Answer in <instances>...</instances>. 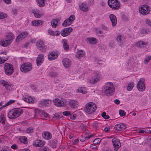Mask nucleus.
<instances>
[{"instance_id":"obj_1","label":"nucleus","mask_w":151,"mask_h":151,"mask_svg":"<svg viewBox=\"0 0 151 151\" xmlns=\"http://www.w3.org/2000/svg\"><path fill=\"white\" fill-rule=\"evenodd\" d=\"M104 91L107 96H110L113 94L114 92L113 84L111 82L106 83L104 86Z\"/></svg>"},{"instance_id":"obj_2","label":"nucleus","mask_w":151,"mask_h":151,"mask_svg":"<svg viewBox=\"0 0 151 151\" xmlns=\"http://www.w3.org/2000/svg\"><path fill=\"white\" fill-rule=\"evenodd\" d=\"M23 110L21 109H13L9 112L8 116L10 119H14L19 116L23 113Z\"/></svg>"},{"instance_id":"obj_3","label":"nucleus","mask_w":151,"mask_h":151,"mask_svg":"<svg viewBox=\"0 0 151 151\" xmlns=\"http://www.w3.org/2000/svg\"><path fill=\"white\" fill-rule=\"evenodd\" d=\"M96 109V105L94 103L91 102L87 103L84 108L85 111L88 114L93 113Z\"/></svg>"},{"instance_id":"obj_4","label":"nucleus","mask_w":151,"mask_h":151,"mask_svg":"<svg viewBox=\"0 0 151 151\" xmlns=\"http://www.w3.org/2000/svg\"><path fill=\"white\" fill-rule=\"evenodd\" d=\"M52 101L54 104L58 107H64L66 105V101L63 98L59 97L54 99Z\"/></svg>"},{"instance_id":"obj_5","label":"nucleus","mask_w":151,"mask_h":151,"mask_svg":"<svg viewBox=\"0 0 151 151\" xmlns=\"http://www.w3.org/2000/svg\"><path fill=\"white\" fill-rule=\"evenodd\" d=\"M4 70L6 75L10 76L14 72V69L12 65L6 63L4 64Z\"/></svg>"},{"instance_id":"obj_6","label":"nucleus","mask_w":151,"mask_h":151,"mask_svg":"<svg viewBox=\"0 0 151 151\" xmlns=\"http://www.w3.org/2000/svg\"><path fill=\"white\" fill-rule=\"evenodd\" d=\"M150 11V8L147 5H142L139 8V11L143 15H147Z\"/></svg>"},{"instance_id":"obj_7","label":"nucleus","mask_w":151,"mask_h":151,"mask_svg":"<svg viewBox=\"0 0 151 151\" xmlns=\"http://www.w3.org/2000/svg\"><path fill=\"white\" fill-rule=\"evenodd\" d=\"M32 68V65L29 63L23 64L21 66L20 70L23 72L26 73L30 71Z\"/></svg>"},{"instance_id":"obj_8","label":"nucleus","mask_w":151,"mask_h":151,"mask_svg":"<svg viewBox=\"0 0 151 151\" xmlns=\"http://www.w3.org/2000/svg\"><path fill=\"white\" fill-rule=\"evenodd\" d=\"M145 79L144 78H141L138 81L137 87L138 89L140 91H144L145 88V86L144 84Z\"/></svg>"},{"instance_id":"obj_9","label":"nucleus","mask_w":151,"mask_h":151,"mask_svg":"<svg viewBox=\"0 0 151 151\" xmlns=\"http://www.w3.org/2000/svg\"><path fill=\"white\" fill-rule=\"evenodd\" d=\"M36 46L37 48L42 52H45L46 50V47L45 46L44 42L40 40L36 43Z\"/></svg>"},{"instance_id":"obj_10","label":"nucleus","mask_w":151,"mask_h":151,"mask_svg":"<svg viewBox=\"0 0 151 151\" xmlns=\"http://www.w3.org/2000/svg\"><path fill=\"white\" fill-rule=\"evenodd\" d=\"M75 19V16L74 15L70 16L68 19H66L62 23V25L66 27L70 25Z\"/></svg>"},{"instance_id":"obj_11","label":"nucleus","mask_w":151,"mask_h":151,"mask_svg":"<svg viewBox=\"0 0 151 151\" xmlns=\"http://www.w3.org/2000/svg\"><path fill=\"white\" fill-rule=\"evenodd\" d=\"M94 75L95 78L90 81V83L92 84H94L97 83L100 79L101 76V73L98 71L94 72Z\"/></svg>"},{"instance_id":"obj_12","label":"nucleus","mask_w":151,"mask_h":151,"mask_svg":"<svg viewBox=\"0 0 151 151\" xmlns=\"http://www.w3.org/2000/svg\"><path fill=\"white\" fill-rule=\"evenodd\" d=\"M52 104L51 101L49 99H45L43 100L40 101L39 102V106L40 107L45 106L48 107L50 106Z\"/></svg>"},{"instance_id":"obj_13","label":"nucleus","mask_w":151,"mask_h":151,"mask_svg":"<svg viewBox=\"0 0 151 151\" xmlns=\"http://www.w3.org/2000/svg\"><path fill=\"white\" fill-rule=\"evenodd\" d=\"M72 30L73 29L71 27L65 28L61 31L60 34L63 37H65L68 35Z\"/></svg>"},{"instance_id":"obj_14","label":"nucleus","mask_w":151,"mask_h":151,"mask_svg":"<svg viewBox=\"0 0 151 151\" xmlns=\"http://www.w3.org/2000/svg\"><path fill=\"white\" fill-rule=\"evenodd\" d=\"M116 40L118 44L120 46H122L125 41V38L123 35L119 34L116 37Z\"/></svg>"},{"instance_id":"obj_15","label":"nucleus","mask_w":151,"mask_h":151,"mask_svg":"<svg viewBox=\"0 0 151 151\" xmlns=\"http://www.w3.org/2000/svg\"><path fill=\"white\" fill-rule=\"evenodd\" d=\"M112 142L113 146L114 148V150H117L121 146V143L119 141V139H112Z\"/></svg>"},{"instance_id":"obj_16","label":"nucleus","mask_w":151,"mask_h":151,"mask_svg":"<svg viewBox=\"0 0 151 151\" xmlns=\"http://www.w3.org/2000/svg\"><path fill=\"white\" fill-rule=\"evenodd\" d=\"M28 33L27 32H24L19 34L17 36L16 41L17 42H19L25 38L28 35Z\"/></svg>"},{"instance_id":"obj_17","label":"nucleus","mask_w":151,"mask_h":151,"mask_svg":"<svg viewBox=\"0 0 151 151\" xmlns=\"http://www.w3.org/2000/svg\"><path fill=\"white\" fill-rule=\"evenodd\" d=\"M126 125L122 123L117 124L115 125L114 128L118 131L123 130L126 129Z\"/></svg>"},{"instance_id":"obj_18","label":"nucleus","mask_w":151,"mask_h":151,"mask_svg":"<svg viewBox=\"0 0 151 151\" xmlns=\"http://www.w3.org/2000/svg\"><path fill=\"white\" fill-rule=\"evenodd\" d=\"M68 102V104L71 108L76 109L78 107V103L77 101L73 100H70Z\"/></svg>"},{"instance_id":"obj_19","label":"nucleus","mask_w":151,"mask_h":151,"mask_svg":"<svg viewBox=\"0 0 151 151\" xmlns=\"http://www.w3.org/2000/svg\"><path fill=\"white\" fill-rule=\"evenodd\" d=\"M79 6L80 9L83 12H86L88 10V6L84 2L80 3L79 4Z\"/></svg>"},{"instance_id":"obj_20","label":"nucleus","mask_w":151,"mask_h":151,"mask_svg":"<svg viewBox=\"0 0 151 151\" xmlns=\"http://www.w3.org/2000/svg\"><path fill=\"white\" fill-rule=\"evenodd\" d=\"M43 138L46 140H49L52 137V134L51 133L48 132H44L42 134Z\"/></svg>"},{"instance_id":"obj_21","label":"nucleus","mask_w":151,"mask_h":151,"mask_svg":"<svg viewBox=\"0 0 151 151\" xmlns=\"http://www.w3.org/2000/svg\"><path fill=\"white\" fill-rule=\"evenodd\" d=\"M109 18L112 23V26H115L117 23V19L116 17L113 14H111L109 15Z\"/></svg>"},{"instance_id":"obj_22","label":"nucleus","mask_w":151,"mask_h":151,"mask_svg":"<svg viewBox=\"0 0 151 151\" xmlns=\"http://www.w3.org/2000/svg\"><path fill=\"white\" fill-rule=\"evenodd\" d=\"M62 62L63 65L66 68H68L71 64L70 60L67 58L64 59Z\"/></svg>"},{"instance_id":"obj_23","label":"nucleus","mask_w":151,"mask_h":151,"mask_svg":"<svg viewBox=\"0 0 151 151\" xmlns=\"http://www.w3.org/2000/svg\"><path fill=\"white\" fill-rule=\"evenodd\" d=\"M147 44L146 42H144L142 41H138L135 43V45L137 47L140 48H144Z\"/></svg>"},{"instance_id":"obj_24","label":"nucleus","mask_w":151,"mask_h":151,"mask_svg":"<svg viewBox=\"0 0 151 151\" xmlns=\"http://www.w3.org/2000/svg\"><path fill=\"white\" fill-rule=\"evenodd\" d=\"M43 58L44 56L43 54H40L38 55V57L36 59V63L37 66H39L40 65L41 63H42Z\"/></svg>"},{"instance_id":"obj_25","label":"nucleus","mask_w":151,"mask_h":151,"mask_svg":"<svg viewBox=\"0 0 151 151\" xmlns=\"http://www.w3.org/2000/svg\"><path fill=\"white\" fill-rule=\"evenodd\" d=\"M85 55V52L81 50H78L76 54V57L78 59L83 57Z\"/></svg>"},{"instance_id":"obj_26","label":"nucleus","mask_w":151,"mask_h":151,"mask_svg":"<svg viewBox=\"0 0 151 151\" xmlns=\"http://www.w3.org/2000/svg\"><path fill=\"white\" fill-rule=\"evenodd\" d=\"M57 57L58 55L55 52H52L48 55V59L50 60H52L56 58Z\"/></svg>"},{"instance_id":"obj_27","label":"nucleus","mask_w":151,"mask_h":151,"mask_svg":"<svg viewBox=\"0 0 151 151\" xmlns=\"http://www.w3.org/2000/svg\"><path fill=\"white\" fill-rule=\"evenodd\" d=\"M1 83L5 87L6 89L9 90H10L11 88V86L10 84H9L8 82L3 80L1 81Z\"/></svg>"},{"instance_id":"obj_28","label":"nucleus","mask_w":151,"mask_h":151,"mask_svg":"<svg viewBox=\"0 0 151 151\" xmlns=\"http://www.w3.org/2000/svg\"><path fill=\"white\" fill-rule=\"evenodd\" d=\"M23 100L29 103H33L34 101L31 96H27V97H24Z\"/></svg>"},{"instance_id":"obj_29","label":"nucleus","mask_w":151,"mask_h":151,"mask_svg":"<svg viewBox=\"0 0 151 151\" xmlns=\"http://www.w3.org/2000/svg\"><path fill=\"white\" fill-rule=\"evenodd\" d=\"M10 42L6 40H3L0 42L1 45L3 47H6L11 44Z\"/></svg>"},{"instance_id":"obj_30","label":"nucleus","mask_w":151,"mask_h":151,"mask_svg":"<svg viewBox=\"0 0 151 151\" xmlns=\"http://www.w3.org/2000/svg\"><path fill=\"white\" fill-rule=\"evenodd\" d=\"M58 141L56 139L51 140L50 142L51 147L52 148H56L57 147Z\"/></svg>"},{"instance_id":"obj_31","label":"nucleus","mask_w":151,"mask_h":151,"mask_svg":"<svg viewBox=\"0 0 151 151\" xmlns=\"http://www.w3.org/2000/svg\"><path fill=\"white\" fill-rule=\"evenodd\" d=\"M32 25L34 26H39L42 24V22L41 20H35L32 22Z\"/></svg>"},{"instance_id":"obj_32","label":"nucleus","mask_w":151,"mask_h":151,"mask_svg":"<svg viewBox=\"0 0 151 151\" xmlns=\"http://www.w3.org/2000/svg\"><path fill=\"white\" fill-rule=\"evenodd\" d=\"M87 41L90 44H93L97 43V40L95 38H88L87 39Z\"/></svg>"},{"instance_id":"obj_33","label":"nucleus","mask_w":151,"mask_h":151,"mask_svg":"<svg viewBox=\"0 0 151 151\" xmlns=\"http://www.w3.org/2000/svg\"><path fill=\"white\" fill-rule=\"evenodd\" d=\"M120 6V3L117 1L116 2H115L112 6L110 7L111 8L114 9H117L119 8Z\"/></svg>"},{"instance_id":"obj_34","label":"nucleus","mask_w":151,"mask_h":151,"mask_svg":"<svg viewBox=\"0 0 151 151\" xmlns=\"http://www.w3.org/2000/svg\"><path fill=\"white\" fill-rule=\"evenodd\" d=\"M63 47L64 49L66 50L68 49L69 46L67 43V41L65 39H63L62 40Z\"/></svg>"},{"instance_id":"obj_35","label":"nucleus","mask_w":151,"mask_h":151,"mask_svg":"<svg viewBox=\"0 0 151 151\" xmlns=\"http://www.w3.org/2000/svg\"><path fill=\"white\" fill-rule=\"evenodd\" d=\"M35 144L36 146L41 147L44 145V142L40 140H37L35 141Z\"/></svg>"},{"instance_id":"obj_36","label":"nucleus","mask_w":151,"mask_h":151,"mask_svg":"<svg viewBox=\"0 0 151 151\" xmlns=\"http://www.w3.org/2000/svg\"><path fill=\"white\" fill-rule=\"evenodd\" d=\"M15 36L14 35H8L6 36V40L10 42L11 44L13 39L14 38Z\"/></svg>"},{"instance_id":"obj_37","label":"nucleus","mask_w":151,"mask_h":151,"mask_svg":"<svg viewBox=\"0 0 151 151\" xmlns=\"http://www.w3.org/2000/svg\"><path fill=\"white\" fill-rule=\"evenodd\" d=\"M58 20L55 19L53 20L51 22L52 26L53 28H55L58 25Z\"/></svg>"},{"instance_id":"obj_38","label":"nucleus","mask_w":151,"mask_h":151,"mask_svg":"<svg viewBox=\"0 0 151 151\" xmlns=\"http://www.w3.org/2000/svg\"><path fill=\"white\" fill-rule=\"evenodd\" d=\"M6 119L5 116L3 115L0 116V122L3 125L5 124Z\"/></svg>"},{"instance_id":"obj_39","label":"nucleus","mask_w":151,"mask_h":151,"mask_svg":"<svg viewBox=\"0 0 151 151\" xmlns=\"http://www.w3.org/2000/svg\"><path fill=\"white\" fill-rule=\"evenodd\" d=\"M19 140L21 142L23 143L24 144H26L27 143V138L25 136L20 137L19 138Z\"/></svg>"},{"instance_id":"obj_40","label":"nucleus","mask_w":151,"mask_h":151,"mask_svg":"<svg viewBox=\"0 0 151 151\" xmlns=\"http://www.w3.org/2000/svg\"><path fill=\"white\" fill-rule=\"evenodd\" d=\"M36 1L40 7H42L45 5V0H36Z\"/></svg>"},{"instance_id":"obj_41","label":"nucleus","mask_w":151,"mask_h":151,"mask_svg":"<svg viewBox=\"0 0 151 151\" xmlns=\"http://www.w3.org/2000/svg\"><path fill=\"white\" fill-rule=\"evenodd\" d=\"M58 73L55 72H50L49 74V76L50 77H55L58 76Z\"/></svg>"},{"instance_id":"obj_42","label":"nucleus","mask_w":151,"mask_h":151,"mask_svg":"<svg viewBox=\"0 0 151 151\" xmlns=\"http://www.w3.org/2000/svg\"><path fill=\"white\" fill-rule=\"evenodd\" d=\"M34 131V128L32 127H30L27 128L26 131L27 133L30 134L33 132Z\"/></svg>"},{"instance_id":"obj_43","label":"nucleus","mask_w":151,"mask_h":151,"mask_svg":"<svg viewBox=\"0 0 151 151\" xmlns=\"http://www.w3.org/2000/svg\"><path fill=\"white\" fill-rule=\"evenodd\" d=\"M117 1H118L117 0H108V5L110 7L112 6L113 4Z\"/></svg>"},{"instance_id":"obj_44","label":"nucleus","mask_w":151,"mask_h":151,"mask_svg":"<svg viewBox=\"0 0 151 151\" xmlns=\"http://www.w3.org/2000/svg\"><path fill=\"white\" fill-rule=\"evenodd\" d=\"M134 86V84L132 83H130L127 87V89L128 91L132 90Z\"/></svg>"},{"instance_id":"obj_45","label":"nucleus","mask_w":151,"mask_h":151,"mask_svg":"<svg viewBox=\"0 0 151 151\" xmlns=\"http://www.w3.org/2000/svg\"><path fill=\"white\" fill-rule=\"evenodd\" d=\"M78 92H81L83 94H85L86 93L87 91L84 88H81L78 89Z\"/></svg>"},{"instance_id":"obj_46","label":"nucleus","mask_w":151,"mask_h":151,"mask_svg":"<svg viewBox=\"0 0 151 151\" xmlns=\"http://www.w3.org/2000/svg\"><path fill=\"white\" fill-rule=\"evenodd\" d=\"M41 116H42L47 118L49 114L44 111H42L40 113Z\"/></svg>"},{"instance_id":"obj_47","label":"nucleus","mask_w":151,"mask_h":151,"mask_svg":"<svg viewBox=\"0 0 151 151\" xmlns=\"http://www.w3.org/2000/svg\"><path fill=\"white\" fill-rule=\"evenodd\" d=\"M101 140L100 138H96L93 140V143L95 145H97L101 142Z\"/></svg>"},{"instance_id":"obj_48","label":"nucleus","mask_w":151,"mask_h":151,"mask_svg":"<svg viewBox=\"0 0 151 151\" xmlns=\"http://www.w3.org/2000/svg\"><path fill=\"white\" fill-rule=\"evenodd\" d=\"M101 116L105 119H108L109 118V116L108 115H106L105 112H104L102 113Z\"/></svg>"},{"instance_id":"obj_49","label":"nucleus","mask_w":151,"mask_h":151,"mask_svg":"<svg viewBox=\"0 0 151 151\" xmlns=\"http://www.w3.org/2000/svg\"><path fill=\"white\" fill-rule=\"evenodd\" d=\"M15 101V100H9L8 102L6 103L4 105V107H6L9 105L12 104Z\"/></svg>"},{"instance_id":"obj_50","label":"nucleus","mask_w":151,"mask_h":151,"mask_svg":"<svg viewBox=\"0 0 151 151\" xmlns=\"http://www.w3.org/2000/svg\"><path fill=\"white\" fill-rule=\"evenodd\" d=\"M119 115L122 116H124L126 115V112L125 111L121 109L119 110Z\"/></svg>"},{"instance_id":"obj_51","label":"nucleus","mask_w":151,"mask_h":151,"mask_svg":"<svg viewBox=\"0 0 151 151\" xmlns=\"http://www.w3.org/2000/svg\"><path fill=\"white\" fill-rule=\"evenodd\" d=\"M63 114L64 115L67 116L70 115L71 114V112L69 111H65L63 112Z\"/></svg>"},{"instance_id":"obj_52","label":"nucleus","mask_w":151,"mask_h":151,"mask_svg":"<svg viewBox=\"0 0 151 151\" xmlns=\"http://www.w3.org/2000/svg\"><path fill=\"white\" fill-rule=\"evenodd\" d=\"M7 17V15L6 14H2L0 13V19H3Z\"/></svg>"},{"instance_id":"obj_53","label":"nucleus","mask_w":151,"mask_h":151,"mask_svg":"<svg viewBox=\"0 0 151 151\" xmlns=\"http://www.w3.org/2000/svg\"><path fill=\"white\" fill-rule=\"evenodd\" d=\"M48 32L51 35L55 36V32L53 31L51 29H49L48 30Z\"/></svg>"},{"instance_id":"obj_54","label":"nucleus","mask_w":151,"mask_h":151,"mask_svg":"<svg viewBox=\"0 0 151 151\" xmlns=\"http://www.w3.org/2000/svg\"><path fill=\"white\" fill-rule=\"evenodd\" d=\"M151 59V56H149L146 58L144 61V63L147 64Z\"/></svg>"},{"instance_id":"obj_55","label":"nucleus","mask_w":151,"mask_h":151,"mask_svg":"<svg viewBox=\"0 0 151 151\" xmlns=\"http://www.w3.org/2000/svg\"><path fill=\"white\" fill-rule=\"evenodd\" d=\"M32 12L34 14L36 13H40V12L39 10L36 9H32Z\"/></svg>"},{"instance_id":"obj_56","label":"nucleus","mask_w":151,"mask_h":151,"mask_svg":"<svg viewBox=\"0 0 151 151\" xmlns=\"http://www.w3.org/2000/svg\"><path fill=\"white\" fill-rule=\"evenodd\" d=\"M34 14L35 17L37 18H40L42 15V14H41L40 13H36Z\"/></svg>"},{"instance_id":"obj_57","label":"nucleus","mask_w":151,"mask_h":151,"mask_svg":"<svg viewBox=\"0 0 151 151\" xmlns=\"http://www.w3.org/2000/svg\"><path fill=\"white\" fill-rule=\"evenodd\" d=\"M91 137H92L91 135V136H86L85 137V138H84V139H83V138H80V140L81 141L84 142V141H85L86 140V139H89V138H90Z\"/></svg>"},{"instance_id":"obj_58","label":"nucleus","mask_w":151,"mask_h":151,"mask_svg":"<svg viewBox=\"0 0 151 151\" xmlns=\"http://www.w3.org/2000/svg\"><path fill=\"white\" fill-rule=\"evenodd\" d=\"M8 57L6 58V59H4L3 58H0V64L4 63L5 62V61L8 60Z\"/></svg>"},{"instance_id":"obj_59","label":"nucleus","mask_w":151,"mask_h":151,"mask_svg":"<svg viewBox=\"0 0 151 151\" xmlns=\"http://www.w3.org/2000/svg\"><path fill=\"white\" fill-rule=\"evenodd\" d=\"M17 9H13L12 10V13L14 16L17 15Z\"/></svg>"},{"instance_id":"obj_60","label":"nucleus","mask_w":151,"mask_h":151,"mask_svg":"<svg viewBox=\"0 0 151 151\" xmlns=\"http://www.w3.org/2000/svg\"><path fill=\"white\" fill-rule=\"evenodd\" d=\"M96 32L98 34H102L103 33L102 31L101 30H98V28H96Z\"/></svg>"},{"instance_id":"obj_61","label":"nucleus","mask_w":151,"mask_h":151,"mask_svg":"<svg viewBox=\"0 0 151 151\" xmlns=\"http://www.w3.org/2000/svg\"><path fill=\"white\" fill-rule=\"evenodd\" d=\"M53 117L55 119H58L60 118V116L59 115L56 114H54Z\"/></svg>"},{"instance_id":"obj_62","label":"nucleus","mask_w":151,"mask_h":151,"mask_svg":"<svg viewBox=\"0 0 151 151\" xmlns=\"http://www.w3.org/2000/svg\"><path fill=\"white\" fill-rule=\"evenodd\" d=\"M94 4V0H90L88 1V5L89 6H93Z\"/></svg>"},{"instance_id":"obj_63","label":"nucleus","mask_w":151,"mask_h":151,"mask_svg":"<svg viewBox=\"0 0 151 151\" xmlns=\"http://www.w3.org/2000/svg\"><path fill=\"white\" fill-rule=\"evenodd\" d=\"M145 22L148 25L151 26V22L150 20L148 19H147L145 20Z\"/></svg>"},{"instance_id":"obj_64","label":"nucleus","mask_w":151,"mask_h":151,"mask_svg":"<svg viewBox=\"0 0 151 151\" xmlns=\"http://www.w3.org/2000/svg\"><path fill=\"white\" fill-rule=\"evenodd\" d=\"M141 32L144 34H147L148 33V31L147 29H143L141 31Z\"/></svg>"}]
</instances>
